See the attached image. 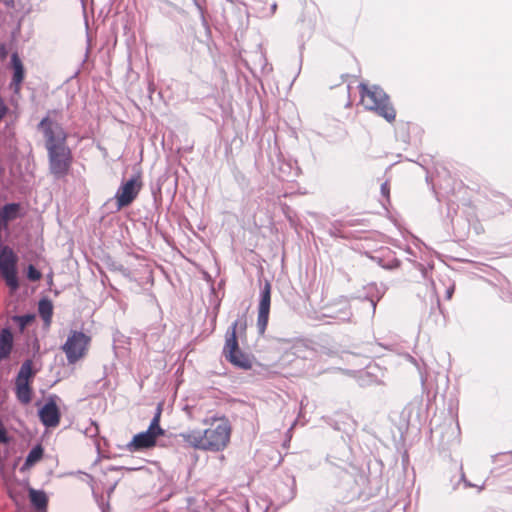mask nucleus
I'll return each instance as SVG.
<instances>
[{"label": "nucleus", "mask_w": 512, "mask_h": 512, "mask_svg": "<svg viewBox=\"0 0 512 512\" xmlns=\"http://www.w3.org/2000/svg\"><path fill=\"white\" fill-rule=\"evenodd\" d=\"M452 209L455 211L453 205L449 203L448 204V217H451V226H452L454 235L459 240H462L467 235L469 224L466 220H464L461 217H456V218L452 217L451 216Z\"/></svg>", "instance_id": "2eb2a0df"}, {"label": "nucleus", "mask_w": 512, "mask_h": 512, "mask_svg": "<svg viewBox=\"0 0 512 512\" xmlns=\"http://www.w3.org/2000/svg\"><path fill=\"white\" fill-rule=\"evenodd\" d=\"M90 337L81 331H71L66 342L62 346V350L66 354L69 364H75L84 357Z\"/></svg>", "instance_id": "6e6552de"}, {"label": "nucleus", "mask_w": 512, "mask_h": 512, "mask_svg": "<svg viewBox=\"0 0 512 512\" xmlns=\"http://www.w3.org/2000/svg\"><path fill=\"white\" fill-rule=\"evenodd\" d=\"M7 112V107L4 101L0 98V120L4 117Z\"/></svg>", "instance_id": "c85d7f7f"}, {"label": "nucleus", "mask_w": 512, "mask_h": 512, "mask_svg": "<svg viewBox=\"0 0 512 512\" xmlns=\"http://www.w3.org/2000/svg\"><path fill=\"white\" fill-rule=\"evenodd\" d=\"M293 350V354H296V351H298V347L297 346H292L291 348Z\"/></svg>", "instance_id": "f704fd0d"}, {"label": "nucleus", "mask_w": 512, "mask_h": 512, "mask_svg": "<svg viewBox=\"0 0 512 512\" xmlns=\"http://www.w3.org/2000/svg\"><path fill=\"white\" fill-rule=\"evenodd\" d=\"M198 9H200V10H201L202 18H204V16H203V12H202V9H201V6H199V5H198ZM203 21H205V19H203Z\"/></svg>", "instance_id": "c9c22d12"}, {"label": "nucleus", "mask_w": 512, "mask_h": 512, "mask_svg": "<svg viewBox=\"0 0 512 512\" xmlns=\"http://www.w3.org/2000/svg\"><path fill=\"white\" fill-rule=\"evenodd\" d=\"M11 63L13 67V77L10 83V88L15 94L20 92L21 83L25 77V70L21 59L17 53H13L11 56Z\"/></svg>", "instance_id": "ddd939ff"}, {"label": "nucleus", "mask_w": 512, "mask_h": 512, "mask_svg": "<svg viewBox=\"0 0 512 512\" xmlns=\"http://www.w3.org/2000/svg\"><path fill=\"white\" fill-rule=\"evenodd\" d=\"M227 2H230V3H235L236 0H226Z\"/></svg>", "instance_id": "e433bc0d"}, {"label": "nucleus", "mask_w": 512, "mask_h": 512, "mask_svg": "<svg viewBox=\"0 0 512 512\" xmlns=\"http://www.w3.org/2000/svg\"><path fill=\"white\" fill-rule=\"evenodd\" d=\"M7 8H14L15 7V1L14 0H0Z\"/></svg>", "instance_id": "c756f323"}, {"label": "nucleus", "mask_w": 512, "mask_h": 512, "mask_svg": "<svg viewBox=\"0 0 512 512\" xmlns=\"http://www.w3.org/2000/svg\"><path fill=\"white\" fill-rule=\"evenodd\" d=\"M29 499L32 506L39 512H46L48 505V497L43 490L29 488Z\"/></svg>", "instance_id": "f3484780"}, {"label": "nucleus", "mask_w": 512, "mask_h": 512, "mask_svg": "<svg viewBox=\"0 0 512 512\" xmlns=\"http://www.w3.org/2000/svg\"><path fill=\"white\" fill-rule=\"evenodd\" d=\"M389 193H390V187H389V183L386 181V182L382 183V185H381V194L383 197L386 198L387 202H389Z\"/></svg>", "instance_id": "a878e982"}, {"label": "nucleus", "mask_w": 512, "mask_h": 512, "mask_svg": "<svg viewBox=\"0 0 512 512\" xmlns=\"http://www.w3.org/2000/svg\"><path fill=\"white\" fill-rule=\"evenodd\" d=\"M418 268L421 271L423 277L426 278L427 277V268L422 264H418Z\"/></svg>", "instance_id": "7c9ffc66"}, {"label": "nucleus", "mask_w": 512, "mask_h": 512, "mask_svg": "<svg viewBox=\"0 0 512 512\" xmlns=\"http://www.w3.org/2000/svg\"><path fill=\"white\" fill-rule=\"evenodd\" d=\"M378 264L387 270H393L400 266V261L397 258H378Z\"/></svg>", "instance_id": "5701e85b"}, {"label": "nucleus", "mask_w": 512, "mask_h": 512, "mask_svg": "<svg viewBox=\"0 0 512 512\" xmlns=\"http://www.w3.org/2000/svg\"><path fill=\"white\" fill-rule=\"evenodd\" d=\"M33 361L31 359L25 360L20 370L17 374L16 381L17 382H29V380L34 376L35 372L32 370Z\"/></svg>", "instance_id": "412c9836"}, {"label": "nucleus", "mask_w": 512, "mask_h": 512, "mask_svg": "<svg viewBox=\"0 0 512 512\" xmlns=\"http://www.w3.org/2000/svg\"><path fill=\"white\" fill-rule=\"evenodd\" d=\"M271 305V284L265 281L260 292L258 305L257 328L260 334H263L267 328Z\"/></svg>", "instance_id": "9d476101"}, {"label": "nucleus", "mask_w": 512, "mask_h": 512, "mask_svg": "<svg viewBox=\"0 0 512 512\" xmlns=\"http://www.w3.org/2000/svg\"><path fill=\"white\" fill-rule=\"evenodd\" d=\"M371 305H372L373 311L375 312V309H376V301L371 300Z\"/></svg>", "instance_id": "72a5a7b5"}, {"label": "nucleus", "mask_w": 512, "mask_h": 512, "mask_svg": "<svg viewBox=\"0 0 512 512\" xmlns=\"http://www.w3.org/2000/svg\"><path fill=\"white\" fill-rule=\"evenodd\" d=\"M500 457H506L509 458L510 461H512V453H499L492 456L493 462H497Z\"/></svg>", "instance_id": "cd10ccee"}, {"label": "nucleus", "mask_w": 512, "mask_h": 512, "mask_svg": "<svg viewBox=\"0 0 512 512\" xmlns=\"http://www.w3.org/2000/svg\"><path fill=\"white\" fill-rule=\"evenodd\" d=\"M13 347V334L10 328H3L0 332V362L7 359Z\"/></svg>", "instance_id": "dca6fc26"}, {"label": "nucleus", "mask_w": 512, "mask_h": 512, "mask_svg": "<svg viewBox=\"0 0 512 512\" xmlns=\"http://www.w3.org/2000/svg\"><path fill=\"white\" fill-rule=\"evenodd\" d=\"M26 276L30 281L36 282L41 279L42 274L34 265L30 264L27 268Z\"/></svg>", "instance_id": "b1692460"}, {"label": "nucleus", "mask_w": 512, "mask_h": 512, "mask_svg": "<svg viewBox=\"0 0 512 512\" xmlns=\"http://www.w3.org/2000/svg\"><path fill=\"white\" fill-rule=\"evenodd\" d=\"M15 394L17 400L22 404H29L32 400V388L29 382L15 381Z\"/></svg>", "instance_id": "a211bd4d"}, {"label": "nucleus", "mask_w": 512, "mask_h": 512, "mask_svg": "<svg viewBox=\"0 0 512 512\" xmlns=\"http://www.w3.org/2000/svg\"><path fill=\"white\" fill-rule=\"evenodd\" d=\"M56 395L50 396L44 406L39 409V418L47 428L56 427L60 422V411L56 403Z\"/></svg>", "instance_id": "9b49d317"}, {"label": "nucleus", "mask_w": 512, "mask_h": 512, "mask_svg": "<svg viewBox=\"0 0 512 512\" xmlns=\"http://www.w3.org/2000/svg\"><path fill=\"white\" fill-rule=\"evenodd\" d=\"M141 186L140 175H134L129 180L123 182L115 194L117 210L129 206L137 197Z\"/></svg>", "instance_id": "1a4fd4ad"}, {"label": "nucleus", "mask_w": 512, "mask_h": 512, "mask_svg": "<svg viewBox=\"0 0 512 512\" xmlns=\"http://www.w3.org/2000/svg\"><path fill=\"white\" fill-rule=\"evenodd\" d=\"M231 434V426L225 418L214 419L211 426L204 431L193 430L182 433L181 437L186 443L194 448L220 451L223 450L229 440Z\"/></svg>", "instance_id": "f257e3e1"}, {"label": "nucleus", "mask_w": 512, "mask_h": 512, "mask_svg": "<svg viewBox=\"0 0 512 512\" xmlns=\"http://www.w3.org/2000/svg\"><path fill=\"white\" fill-rule=\"evenodd\" d=\"M276 9H277V4L276 3H273L271 5V13L274 14L276 12Z\"/></svg>", "instance_id": "473e14b6"}, {"label": "nucleus", "mask_w": 512, "mask_h": 512, "mask_svg": "<svg viewBox=\"0 0 512 512\" xmlns=\"http://www.w3.org/2000/svg\"><path fill=\"white\" fill-rule=\"evenodd\" d=\"M358 88L361 103L365 109L375 112L389 123L395 120L396 110L390 102L388 94L380 86L360 83Z\"/></svg>", "instance_id": "f03ea898"}, {"label": "nucleus", "mask_w": 512, "mask_h": 512, "mask_svg": "<svg viewBox=\"0 0 512 512\" xmlns=\"http://www.w3.org/2000/svg\"><path fill=\"white\" fill-rule=\"evenodd\" d=\"M58 110H48L37 125V130L43 135L45 148L67 144L68 134L58 121Z\"/></svg>", "instance_id": "20e7f679"}, {"label": "nucleus", "mask_w": 512, "mask_h": 512, "mask_svg": "<svg viewBox=\"0 0 512 512\" xmlns=\"http://www.w3.org/2000/svg\"><path fill=\"white\" fill-rule=\"evenodd\" d=\"M344 314H345V316H344V317H342L341 319H342V320H349V319H350V317H351V313H350L349 311H347V312H345Z\"/></svg>", "instance_id": "2f4dec72"}, {"label": "nucleus", "mask_w": 512, "mask_h": 512, "mask_svg": "<svg viewBox=\"0 0 512 512\" xmlns=\"http://www.w3.org/2000/svg\"><path fill=\"white\" fill-rule=\"evenodd\" d=\"M17 260L14 251L2 243L0 248V275L12 291H16L19 288Z\"/></svg>", "instance_id": "0eeeda50"}, {"label": "nucleus", "mask_w": 512, "mask_h": 512, "mask_svg": "<svg viewBox=\"0 0 512 512\" xmlns=\"http://www.w3.org/2000/svg\"><path fill=\"white\" fill-rule=\"evenodd\" d=\"M274 173L280 180L292 181L299 175V168L295 167L292 161L279 159Z\"/></svg>", "instance_id": "4468645a"}, {"label": "nucleus", "mask_w": 512, "mask_h": 512, "mask_svg": "<svg viewBox=\"0 0 512 512\" xmlns=\"http://www.w3.org/2000/svg\"><path fill=\"white\" fill-rule=\"evenodd\" d=\"M454 289H455V285H454V283H451V284L447 287V289H446V291H445V298H446L447 300H450V299L452 298L453 293H454Z\"/></svg>", "instance_id": "bb28decb"}, {"label": "nucleus", "mask_w": 512, "mask_h": 512, "mask_svg": "<svg viewBox=\"0 0 512 512\" xmlns=\"http://www.w3.org/2000/svg\"><path fill=\"white\" fill-rule=\"evenodd\" d=\"M38 313L46 325H50L53 315V304L48 298H42L38 302Z\"/></svg>", "instance_id": "aec40b11"}, {"label": "nucleus", "mask_w": 512, "mask_h": 512, "mask_svg": "<svg viewBox=\"0 0 512 512\" xmlns=\"http://www.w3.org/2000/svg\"><path fill=\"white\" fill-rule=\"evenodd\" d=\"M161 407H157V412L155 413L148 429L144 432L138 433L133 437L131 442L128 444V449L130 451H138L142 449L151 448L156 444V439L158 436L163 435L164 430L160 427V416H161Z\"/></svg>", "instance_id": "423d86ee"}, {"label": "nucleus", "mask_w": 512, "mask_h": 512, "mask_svg": "<svg viewBox=\"0 0 512 512\" xmlns=\"http://www.w3.org/2000/svg\"><path fill=\"white\" fill-rule=\"evenodd\" d=\"M44 449L40 444L35 445L28 453L21 471L31 468L43 457Z\"/></svg>", "instance_id": "6ab92c4d"}, {"label": "nucleus", "mask_w": 512, "mask_h": 512, "mask_svg": "<svg viewBox=\"0 0 512 512\" xmlns=\"http://www.w3.org/2000/svg\"><path fill=\"white\" fill-rule=\"evenodd\" d=\"M246 329V320L244 317L235 320L226 333L223 355L226 360L236 367L249 369L251 362L249 358L239 349L237 340V330Z\"/></svg>", "instance_id": "7ed1b4c3"}, {"label": "nucleus", "mask_w": 512, "mask_h": 512, "mask_svg": "<svg viewBox=\"0 0 512 512\" xmlns=\"http://www.w3.org/2000/svg\"><path fill=\"white\" fill-rule=\"evenodd\" d=\"M460 470H461L460 478H459L458 482L453 486V489H457L460 483H463L465 488L475 487L474 484H472L470 481H468L466 479L462 467L460 468Z\"/></svg>", "instance_id": "393cba45"}, {"label": "nucleus", "mask_w": 512, "mask_h": 512, "mask_svg": "<svg viewBox=\"0 0 512 512\" xmlns=\"http://www.w3.org/2000/svg\"><path fill=\"white\" fill-rule=\"evenodd\" d=\"M33 314H25V315H15L12 317L13 322H15L19 329L23 331L33 320Z\"/></svg>", "instance_id": "4be33fe9"}, {"label": "nucleus", "mask_w": 512, "mask_h": 512, "mask_svg": "<svg viewBox=\"0 0 512 512\" xmlns=\"http://www.w3.org/2000/svg\"><path fill=\"white\" fill-rule=\"evenodd\" d=\"M24 215L25 212L20 203H6L0 208V216L4 224V229L8 228L10 222L22 218Z\"/></svg>", "instance_id": "f8f14e48"}, {"label": "nucleus", "mask_w": 512, "mask_h": 512, "mask_svg": "<svg viewBox=\"0 0 512 512\" xmlns=\"http://www.w3.org/2000/svg\"><path fill=\"white\" fill-rule=\"evenodd\" d=\"M48 156V165L51 175L55 179L65 177L72 164V152L67 144L60 146H52L46 148Z\"/></svg>", "instance_id": "39448f33"}]
</instances>
